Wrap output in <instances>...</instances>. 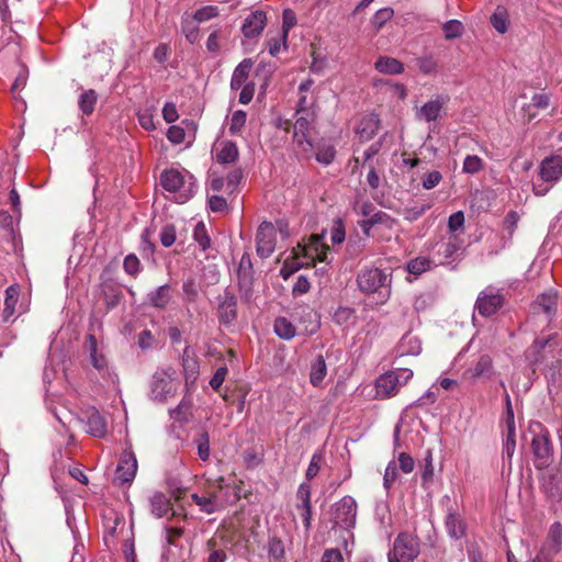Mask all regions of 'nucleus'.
<instances>
[{"instance_id": "23", "label": "nucleus", "mask_w": 562, "mask_h": 562, "mask_svg": "<svg viewBox=\"0 0 562 562\" xmlns=\"http://www.w3.org/2000/svg\"><path fill=\"white\" fill-rule=\"evenodd\" d=\"M191 498L200 507L201 512L209 515L223 508V503L218 499L215 492H207L202 495L194 493L191 495Z\"/></svg>"}, {"instance_id": "2", "label": "nucleus", "mask_w": 562, "mask_h": 562, "mask_svg": "<svg viewBox=\"0 0 562 562\" xmlns=\"http://www.w3.org/2000/svg\"><path fill=\"white\" fill-rule=\"evenodd\" d=\"M160 183L165 190L176 194L178 203L187 202L196 191L195 179L188 171L165 170L160 176Z\"/></svg>"}, {"instance_id": "54", "label": "nucleus", "mask_w": 562, "mask_h": 562, "mask_svg": "<svg viewBox=\"0 0 562 562\" xmlns=\"http://www.w3.org/2000/svg\"><path fill=\"white\" fill-rule=\"evenodd\" d=\"M250 278H251L250 257L245 254V255H243V257L240 259L239 268H238L239 283L246 284L250 281Z\"/></svg>"}, {"instance_id": "39", "label": "nucleus", "mask_w": 562, "mask_h": 562, "mask_svg": "<svg viewBox=\"0 0 562 562\" xmlns=\"http://www.w3.org/2000/svg\"><path fill=\"white\" fill-rule=\"evenodd\" d=\"M493 371L492 359L488 355H483L473 370L471 371V378L491 376Z\"/></svg>"}, {"instance_id": "46", "label": "nucleus", "mask_w": 562, "mask_h": 562, "mask_svg": "<svg viewBox=\"0 0 562 562\" xmlns=\"http://www.w3.org/2000/svg\"><path fill=\"white\" fill-rule=\"evenodd\" d=\"M198 448V454L201 460L206 461L210 457V437L206 431H202L194 439Z\"/></svg>"}, {"instance_id": "28", "label": "nucleus", "mask_w": 562, "mask_h": 562, "mask_svg": "<svg viewBox=\"0 0 562 562\" xmlns=\"http://www.w3.org/2000/svg\"><path fill=\"white\" fill-rule=\"evenodd\" d=\"M375 69L381 74L400 75L404 71V65L396 58L381 56L374 64Z\"/></svg>"}, {"instance_id": "3", "label": "nucleus", "mask_w": 562, "mask_h": 562, "mask_svg": "<svg viewBox=\"0 0 562 562\" xmlns=\"http://www.w3.org/2000/svg\"><path fill=\"white\" fill-rule=\"evenodd\" d=\"M293 125L292 150L294 157L308 158L312 153V131L316 121V113L295 114Z\"/></svg>"}, {"instance_id": "16", "label": "nucleus", "mask_w": 562, "mask_h": 562, "mask_svg": "<svg viewBox=\"0 0 562 562\" xmlns=\"http://www.w3.org/2000/svg\"><path fill=\"white\" fill-rule=\"evenodd\" d=\"M267 25V15L262 10H256L248 14L241 25V33L248 40L260 36Z\"/></svg>"}, {"instance_id": "42", "label": "nucleus", "mask_w": 562, "mask_h": 562, "mask_svg": "<svg viewBox=\"0 0 562 562\" xmlns=\"http://www.w3.org/2000/svg\"><path fill=\"white\" fill-rule=\"evenodd\" d=\"M505 402H506V416L504 419V436H516L514 411H513L510 397L508 394H506V396H505Z\"/></svg>"}, {"instance_id": "53", "label": "nucleus", "mask_w": 562, "mask_h": 562, "mask_svg": "<svg viewBox=\"0 0 562 562\" xmlns=\"http://www.w3.org/2000/svg\"><path fill=\"white\" fill-rule=\"evenodd\" d=\"M400 348L402 349V351H420L422 341L417 336H414L411 333H408L402 337Z\"/></svg>"}, {"instance_id": "22", "label": "nucleus", "mask_w": 562, "mask_h": 562, "mask_svg": "<svg viewBox=\"0 0 562 562\" xmlns=\"http://www.w3.org/2000/svg\"><path fill=\"white\" fill-rule=\"evenodd\" d=\"M550 102H551L550 93L544 92V91L535 93L531 97L530 102L525 103L521 106V112H522V115L526 119V121L531 122L537 116V112L535 110L536 109L546 110L549 108Z\"/></svg>"}, {"instance_id": "30", "label": "nucleus", "mask_w": 562, "mask_h": 562, "mask_svg": "<svg viewBox=\"0 0 562 562\" xmlns=\"http://www.w3.org/2000/svg\"><path fill=\"white\" fill-rule=\"evenodd\" d=\"M170 301V286L160 285L147 294V302L157 308H165Z\"/></svg>"}, {"instance_id": "9", "label": "nucleus", "mask_w": 562, "mask_h": 562, "mask_svg": "<svg viewBox=\"0 0 562 562\" xmlns=\"http://www.w3.org/2000/svg\"><path fill=\"white\" fill-rule=\"evenodd\" d=\"M300 162H310L315 159L323 166H329L336 158V146L331 139L322 137L316 142L312 140V153L308 158L295 157Z\"/></svg>"}, {"instance_id": "13", "label": "nucleus", "mask_w": 562, "mask_h": 562, "mask_svg": "<svg viewBox=\"0 0 562 562\" xmlns=\"http://www.w3.org/2000/svg\"><path fill=\"white\" fill-rule=\"evenodd\" d=\"M562 547V525L560 522H553L549 529V533L544 544L542 546L539 555L533 562L540 561L541 559H552Z\"/></svg>"}, {"instance_id": "20", "label": "nucleus", "mask_w": 562, "mask_h": 562, "mask_svg": "<svg viewBox=\"0 0 562 562\" xmlns=\"http://www.w3.org/2000/svg\"><path fill=\"white\" fill-rule=\"evenodd\" d=\"M445 527L452 540H460L467 536V524L461 515L452 507L448 509Z\"/></svg>"}, {"instance_id": "18", "label": "nucleus", "mask_w": 562, "mask_h": 562, "mask_svg": "<svg viewBox=\"0 0 562 562\" xmlns=\"http://www.w3.org/2000/svg\"><path fill=\"white\" fill-rule=\"evenodd\" d=\"M504 297L499 293L482 292L475 302V310L483 317L495 314L503 305Z\"/></svg>"}, {"instance_id": "5", "label": "nucleus", "mask_w": 562, "mask_h": 562, "mask_svg": "<svg viewBox=\"0 0 562 562\" xmlns=\"http://www.w3.org/2000/svg\"><path fill=\"white\" fill-rule=\"evenodd\" d=\"M412 378L413 371L407 368H397L381 374L375 381L376 397L384 400L395 396Z\"/></svg>"}, {"instance_id": "27", "label": "nucleus", "mask_w": 562, "mask_h": 562, "mask_svg": "<svg viewBox=\"0 0 562 562\" xmlns=\"http://www.w3.org/2000/svg\"><path fill=\"white\" fill-rule=\"evenodd\" d=\"M106 431L104 417L98 411L91 412L87 420V432L93 437L102 438L106 435Z\"/></svg>"}, {"instance_id": "52", "label": "nucleus", "mask_w": 562, "mask_h": 562, "mask_svg": "<svg viewBox=\"0 0 562 562\" xmlns=\"http://www.w3.org/2000/svg\"><path fill=\"white\" fill-rule=\"evenodd\" d=\"M442 31L445 33L446 40H453L461 36L463 32V25L458 20H450L443 24Z\"/></svg>"}, {"instance_id": "15", "label": "nucleus", "mask_w": 562, "mask_h": 562, "mask_svg": "<svg viewBox=\"0 0 562 562\" xmlns=\"http://www.w3.org/2000/svg\"><path fill=\"white\" fill-rule=\"evenodd\" d=\"M257 254L260 258H268L276 247L274 227L271 223L263 222L257 232Z\"/></svg>"}, {"instance_id": "32", "label": "nucleus", "mask_w": 562, "mask_h": 562, "mask_svg": "<svg viewBox=\"0 0 562 562\" xmlns=\"http://www.w3.org/2000/svg\"><path fill=\"white\" fill-rule=\"evenodd\" d=\"M98 102V93L93 89L81 92L78 99V106L85 115H91Z\"/></svg>"}, {"instance_id": "4", "label": "nucleus", "mask_w": 562, "mask_h": 562, "mask_svg": "<svg viewBox=\"0 0 562 562\" xmlns=\"http://www.w3.org/2000/svg\"><path fill=\"white\" fill-rule=\"evenodd\" d=\"M540 182H533L532 192L537 196L546 195L562 178V154L546 157L539 167Z\"/></svg>"}, {"instance_id": "64", "label": "nucleus", "mask_w": 562, "mask_h": 562, "mask_svg": "<svg viewBox=\"0 0 562 562\" xmlns=\"http://www.w3.org/2000/svg\"><path fill=\"white\" fill-rule=\"evenodd\" d=\"M442 180L441 172L434 170L424 176L422 180V186L425 190H431L436 188Z\"/></svg>"}, {"instance_id": "6", "label": "nucleus", "mask_w": 562, "mask_h": 562, "mask_svg": "<svg viewBox=\"0 0 562 562\" xmlns=\"http://www.w3.org/2000/svg\"><path fill=\"white\" fill-rule=\"evenodd\" d=\"M176 380L177 374L172 368L157 370L150 383V397L159 403L166 402L177 392Z\"/></svg>"}, {"instance_id": "11", "label": "nucleus", "mask_w": 562, "mask_h": 562, "mask_svg": "<svg viewBox=\"0 0 562 562\" xmlns=\"http://www.w3.org/2000/svg\"><path fill=\"white\" fill-rule=\"evenodd\" d=\"M558 308V295L557 292L550 290L537 296V299L531 304V313L533 315H543L544 321L550 323L555 314Z\"/></svg>"}, {"instance_id": "29", "label": "nucleus", "mask_w": 562, "mask_h": 562, "mask_svg": "<svg viewBox=\"0 0 562 562\" xmlns=\"http://www.w3.org/2000/svg\"><path fill=\"white\" fill-rule=\"evenodd\" d=\"M90 359L92 366L103 378H106L112 383H116L119 381L117 374L109 367L104 353H90Z\"/></svg>"}, {"instance_id": "33", "label": "nucleus", "mask_w": 562, "mask_h": 562, "mask_svg": "<svg viewBox=\"0 0 562 562\" xmlns=\"http://www.w3.org/2000/svg\"><path fill=\"white\" fill-rule=\"evenodd\" d=\"M327 367L322 355H318L315 361L311 364L310 382L314 386H319L326 376Z\"/></svg>"}, {"instance_id": "19", "label": "nucleus", "mask_w": 562, "mask_h": 562, "mask_svg": "<svg viewBox=\"0 0 562 562\" xmlns=\"http://www.w3.org/2000/svg\"><path fill=\"white\" fill-rule=\"evenodd\" d=\"M296 498L299 501L296 509L301 513L305 528L308 529L312 520L311 485L308 482L300 484Z\"/></svg>"}, {"instance_id": "58", "label": "nucleus", "mask_w": 562, "mask_h": 562, "mask_svg": "<svg viewBox=\"0 0 562 562\" xmlns=\"http://www.w3.org/2000/svg\"><path fill=\"white\" fill-rule=\"evenodd\" d=\"M296 25V15L291 9L283 10L282 13V29L280 33L283 34V37H289V33L292 27Z\"/></svg>"}, {"instance_id": "61", "label": "nucleus", "mask_w": 562, "mask_h": 562, "mask_svg": "<svg viewBox=\"0 0 562 562\" xmlns=\"http://www.w3.org/2000/svg\"><path fill=\"white\" fill-rule=\"evenodd\" d=\"M322 460H323V456L321 453L316 452L312 456L310 464L305 472L306 481L313 480L318 474Z\"/></svg>"}, {"instance_id": "45", "label": "nucleus", "mask_w": 562, "mask_h": 562, "mask_svg": "<svg viewBox=\"0 0 562 562\" xmlns=\"http://www.w3.org/2000/svg\"><path fill=\"white\" fill-rule=\"evenodd\" d=\"M430 207H431V204H429V203L405 207L403 210V217H404V220H406L411 223L415 222L419 217H422Z\"/></svg>"}, {"instance_id": "59", "label": "nucleus", "mask_w": 562, "mask_h": 562, "mask_svg": "<svg viewBox=\"0 0 562 562\" xmlns=\"http://www.w3.org/2000/svg\"><path fill=\"white\" fill-rule=\"evenodd\" d=\"M218 14V9L215 5H205L200 8L194 13V20L198 22H206Z\"/></svg>"}, {"instance_id": "47", "label": "nucleus", "mask_w": 562, "mask_h": 562, "mask_svg": "<svg viewBox=\"0 0 562 562\" xmlns=\"http://www.w3.org/2000/svg\"><path fill=\"white\" fill-rule=\"evenodd\" d=\"M267 45L269 54L271 56H277L280 53L281 47H283L284 49L288 48V37H283V34L278 32L276 36H269Z\"/></svg>"}, {"instance_id": "17", "label": "nucleus", "mask_w": 562, "mask_h": 562, "mask_svg": "<svg viewBox=\"0 0 562 562\" xmlns=\"http://www.w3.org/2000/svg\"><path fill=\"white\" fill-rule=\"evenodd\" d=\"M137 472V460L133 451L124 450L116 468V479L122 483H131Z\"/></svg>"}, {"instance_id": "57", "label": "nucleus", "mask_w": 562, "mask_h": 562, "mask_svg": "<svg viewBox=\"0 0 562 562\" xmlns=\"http://www.w3.org/2000/svg\"><path fill=\"white\" fill-rule=\"evenodd\" d=\"M156 246L154 243L150 241V232L148 228H146L142 233V241H140V252L144 258H153L155 252Z\"/></svg>"}, {"instance_id": "26", "label": "nucleus", "mask_w": 562, "mask_h": 562, "mask_svg": "<svg viewBox=\"0 0 562 562\" xmlns=\"http://www.w3.org/2000/svg\"><path fill=\"white\" fill-rule=\"evenodd\" d=\"M542 488L544 493L553 498L559 499L562 497V471L550 473L543 477Z\"/></svg>"}, {"instance_id": "44", "label": "nucleus", "mask_w": 562, "mask_h": 562, "mask_svg": "<svg viewBox=\"0 0 562 562\" xmlns=\"http://www.w3.org/2000/svg\"><path fill=\"white\" fill-rule=\"evenodd\" d=\"M491 23L498 33L504 34L508 29L506 10L498 7L491 18Z\"/></svg>"}, {"instance_id": "48", "label": "nucleus", "mask_w": 562, "mask_h": 562, "mask_svg": "<svg viewBox=\"0 0 562 562\" xmlns=\"http://www.w3.org/2000/svg\"><path fill=\"white\" fill-rule=\"evenodd\" d=\"M18 290L14 286H9L5 291V300H4V319L8 318L14 313V307L18 302Z\"/></svg>"}, {"instance_id": "25", "label": "nucleus", "mask_w": 562, "mask_h": 562, "mask_svg": "<svg viewBox=\"0 0 562 562\" xmlns=\"http://www.w3.org/2000/svg\"><path fill=\"white\" fill-rule=\"evenodd\" d=\"M254 61L250 58L241 60L233 71L231 79V89L239 90L244 85L247 83V79L252 69Z\"/></svg>"}, {"instance_id": "49", "label": "nucleus", "mask_w": 562, "mask_h": 562, "mask_svg": "<svg viewBox=\"0 0 562 562\" xmlns=\"http://www.w3.org/2000/svg\"><path fill=\"white\" fill-rule=\"evenodd\" d=\"M394 14V11L392 8L390 7H385V8H382L380 10H378L372 19H371V24L373 25V27L379 31L381 27H383V25L392 19Z\"/></svg>"}, {"instance_id": "10", "label": "nucleus", "mask_w": 562, "mask_h": 562, "mask_svg": "<svg viewBox=\"0 0 562 562\" xmlns=\"http://www.w3.org/2000/svg\"><path fill=\"white\" fill-rule=\"evenodd\" d=\"M531 450L535 457V464L538 469L547 468L552 460V445L549 432L541 430L531 440Z\"/></svg>"}, {"instance_id": "7", "label": "nucleus", "mask_w": 562, "mask_h": 562, "mask_svg": "<svg viewBox=\"0 0 562 562\" xmlns=\"http://www.w3.org/2000/svg\"><path fill=\"white\" fill-rule=\"evenodd\" d=\"M418 554V538L407 532H401L395 538L387 559L389 562H414Z\"/></svg>"}, {"instance_id": "43", "label": "nucleus", "mask_w": 562, "mask_h": 562, "mask_svg": "<svg viewBox=\"0 0 562 562\" xmlns=\"http://www.w3.org/2000/svg\"><path fill=\"white\" fill-rule=\"evenodd\" d=\"M484 167V161L476 155H468L462 165V172L467 175H475Z\"/></svg>"}, {"instance_id": "21", "label": "nucleus", "mask_w": 562, "mask_h": 562, "mask_svg": "<svg viewBox=\"0 0 562 562\" xmlns=\"http://www.w3.org/2000/svg\"><path fill=\"white\" fill-rule=\"evenodd\" d=\"M295 252V260H303L304 262H315L316 256H319V252H324V244L322 243V236L314 235L311 237V240L307 245H297V250Z\"/></svg>"}, {"instance_id": "37", "label": "nucleus", "mask_w": 562, "mask_h": 562, "mask_svg": "<svg viewBox=\"0 0 562 562\" xmlns=\"http://www.w3.org/2000/svg\"><path fill=\"white\" fill-rule=\"evenodd\" d=\"M238 158V148L233 142H225L217 153V161L221 164H232Z\"/></svg>"}, {"instance_id": "55", "label": "nucleus", "mask_w": 562, "mask_h": 562, "mask_svg": "<svg viewBox=\"0 0 562 562\" xmlns=\"http://www.w3.org/2000/svg\"><path fill=\"white\" fill-rule=\"evenodd\" d=\"M123 269L127 274L136 277L142 270L137 256L134 254L127 255L123 261Z\"/></svg>"}, {"instance_id": "56", "label": "nucleus", "mask_w": 562, "mask_h": 562, "mask_svg": "<svg viewBox=\"0 0 562 562\" xmlns=\"http://www.w3.org/2000/svg\"><path fill=\"white\" fill-rule=\"evenodd\" d=\"M353 308L347 306H339L333 315V321L340 326L347 325L353 318Z\"/></svg>"}, {"instance_id": "14", "label": "nucleus", "mask_w": 562, "mask_h": 562, "mask_svg": "<svg viewBox=\"0 0 562 562\" xmlns=\"http://www.w3.org/2000/svg\"><path fill=\"white\" fill-rule=\"evenodd\" d=\"M447 94H437L416 110V119L427 123L437 121L441 116L443 106L449 102Z\"/></svg>"}, {"instance_id": "35", "label": "nucleus", "mask_w": 562, "mask_h": 562, "mask_svg": "<svg viewBox=\"0 0 562 562\" xmlns=\"http://www.w3.org/2000/svg\"><path fill=\"white\" fill-rule=\"evenodd\" d=\"M274 333L282 339L289 340L295 336L296 329L285 317H278L274 321Z\"/></svg>"}, {"instance_id": "1", "label": "nucleus", "mask_w": 562, "mask_h": 562, "mask_svg": "<svg viewBox=\"0 0 562 562\" xmlns=\"http://www.w3.org/2000/svg\"><path fill=\"white\" fill-rule=\"evenodd\" d=\"M358 289L364 294L376 295V303H386L392 293V274L375 267H363L357 276Z\"/></svg>"}, {"instance_id": "24", "label": "nucleus", "mask_w": 562, "mask_h": 562, "mask_svg": "<svg viewBox=\"0 0 562 562\" xmlns=\"http://www.w3.org/2000/svg\"><path fill=\"white\" fill-rule=\"evenodd\" d=\"M380 127V119L376 114L371 113L366 116H363L357 127L356 133L359 135V137L363 140L371 139L378 132Z\"/></svg>"}, {"instance_id": "34", "label": "nucleus", "mask_w": 562, "mask_h": 562, "mask_svg": "<svg viewBox=\"0 0 562 562\" xmlns=\"http://www.w3.org/2000/svg\"><path fill=\"white\" fill-rule=\"evenodd\" d=\"M416 65L424 75H436L439 71V64L432 54H424L416 58Z\"/></svg>"}, {"instance_id": "50", "label": "nucleus", "mask_w": 562, "mask_h": 562, "mask_svg": "<svg viewBox=\"0 0 562 562\" xmlns=\"http://www.w3.org/2000/svg\"><path fill=\"white\" fill-rule=\"evenodd\" d=\"M430 267L431 261L426 257H417L407 263L408 272L416 276L429 270Z\"/></svg>"}, {"instance_id": "8", "label": "nucleus", "mask_w": 562, "mask_h": 562, "mask_svg": "<svg viewBox=\"0 0 562 562\" xmlns=\"http://www.w3.org/2000/svg\"><path fill=\"white\" fill-rule=\"evenodd\" d=\"M334 526L342 529H351L356 525L357 503L353 497L345 496L333 506Z\"/></svg>"}, {"instance_id": "60", "label": "nucleus", "mask_w": 562, "mask_h": 562, "mask_svg": "<svg viewBox=\"0 0 562 562\" xmlns=\"http://www.w3.org/2000/svg\"><path fill=\"white\" fill-rule=\"evenodd\" d=\"M516 449V436H504L503 442V459L508 461V464H512V459Z\"/></svg>"}, {"instance_id": "12", "label": "nucleus", "mask_w": 562, "mask_h": 562, "mask_svg": "<svg viewBox=\"0 0 562 562\" xmlns=\"http://www.w3.org/2000/svg\"><path fill=\"white\" fill-rule=\"evenodd\" d=\"M217 317L221 325L232 326L237 318V299L229 292L225 291L218 296Z\"/></svg>"}, {"instance_id": "41", "label": "nucleus", "mask_w": 562, "mask_h": 562, "mask_svg": "<svg viewBox=\"0 0 562 562\" xmlns=\"http://www.w3.org/2000/svg\"><path fill=\"white\" fill-rule=\"evenodd\" d=\"M182 366L186 376V382L195 381L199 373V364L194 357L190 356V353H186L182 358Z\"/></svg>"}, {"instance_id": "63", "label": "nucleus", "mask_w": 562, "mask_h": 562, "mask_svg": "<svg viewBox=\"0 0 562 562\" xmlns=\"http://www.w3.org/2000/svg\"><path fill=\"white\" fill-rule=\"evenodd\" d=\"M316 113L314 109V100L302 94L297 101L295 114H310Z\"/></svg>"}, {"instance_id": "38", "label": "nucleus", "mask_w": 562, "mask_h": 562, "mask_svg": "<svg viewBox=\"0 0 562 562\" xmlns=\"http://www.w3.org/2000/svg\"><path fill=\"white\" fill-rule=\"evenodd\" d=\"M193 239L199 247L205 251L211 248V238L209 236L206 226L203 222H199L193 229Z\"/></svg>"}, {"instance_id": "40", "label": "nucleus", "mask_w": 562, "mask_h": 562, "mask_svg": "<svg viewBox=\"0 0 562 562\" xmlns=\"http://www.w3.org/2000/svg\"><path fill=\"white\" fill-rule=\"evenodd\" d=\"M191 409V401L183 398L177 407L169 411L170 417L178 423L188 422Z\"/></svg>"}, {"instance_id": "36", "label": "nucleus", "mask_w": 562, "mask_h": 562, "mask_svg": "<svg viewBox=\"0 0 562 562\" xmlns=\"http://www.w3.org/2000/svg\"><path fill=\"white\" fill-rule=\"evenodd\" d=\"M267 551L270 559L280 561L285 555V546L281 538L271 536L268 540Z\"/></svg>"}, {"instance_id": "62", "label": "nucleus", "mask_w": 562, "mask_h": 562, "mask_svg": "<svg viewBox=\"0 0 562 562\" xmlns=\"http://www.w3.org/2000/svg\"><path fill=\"white\" fill-rule=\"evenodd\" d=\"M160 243L164 247H170L176 241V228L173 225H166L159 234Z\"/></svg>"}, {"instance_id": "51", "label": "nucleus", "mask_w": 562, "mask_h": 562, "mask_svg": "<svg viewBox=\"0 0 562 562\" xmlns=\"http://www.w3.org/2000/svg\"><path fill=\"white\" fill-rule=\"evenodd\" d=\"M247 120V114L243 110H237L232 114L231 123H229V133L232 135H237L241 132L245 126Z\"/></svg>"}, {"instance_id": "31", "label": "nucleus", "mask_w": 562, "mask_h": 562, "mask_svg": "<svg viewBox=\"0 0 562 562\" xmlns=\"http://www.w3.org/2000/svg\"><path fill=\"white\" fill-rule=\"evenodd\" d=\"M150 507L156 517H165L171 510L170 499L164 493L157 492L150 498Z\"/></svg>"}]
</instances>
